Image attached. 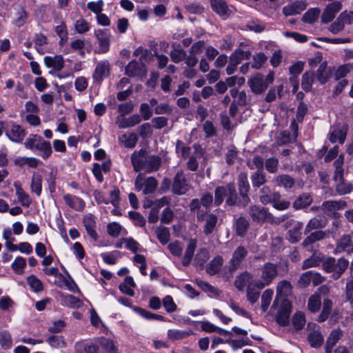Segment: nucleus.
Instances as JSON below:
<instances>
[{
  "label": "nucleus",
  "instance_id": "nucleus-1",
  "mask_svg": "<svg viewBox=\"0 0 353 353\" xmlns=\"http://www.w3.org/2000/svg\"><path fill=\"white\" fill-rule=\"evenodd\" d=\"M131 161L136 172L144 170L147 173L158 170L161 164V160L159 157L147 155L143 150L134 152L131 156Z\"/></svg>",
  "mask_w": 353,
  "mask_h": 353
},
{
  "label": "nucleus",
  "instance_id": "nucleus-2",
  "mask_svg": "<svg viewBox=\"0 0 353 353\" xmlns=\"http://www.w3.org/2000/svg\"><path fill=\"white\" fill-rule=\"evenodd\" d=\"M248 214L252 221L258 223L268 222L271 224H279L286 219L285 216L275 217L269 212L268 209L256 205L250 206Z\"/></svg>",
  "mask_w": 353,
  "mask_h": 353
},
{
  "label": "nucleus",
  "instance_id": "nucleus-3",
  "mask_svg": "<svg viewBox=\"0 0 353 353\" xmlns=\"http://www.w3.org/2000/svg\"><path fill=\"white\" fill-rule=\"evenodd\" d=\"M248 254V250L243 245H239L233 252L232 257L228 262L225 271L223 272V276L229 281L245 259Z\"/></svg>",
  "mask_w": 353,
  "mask_h": 353
},
{
  "label": "nucleus",
  "instance_id": "nucleus-4",
  "mask_svg": "<svg viewBox=\"0 0 353 353\" xmlns=\"http://www.w3.org/2000/svg\"><path fill=\"white\" fill-rule=\"evenodd\" d=\"M279 275V265L272 262L265 263L260 270V278L255 283V286L263 289L270 285Z\"/></svg>",
  "mask_w": 353,
  "mask_h": 353
},
{
  "label": "nucleus",
  "instance_id": "nucleus-5",
  "mask_svg": "<svg viewBox=\"0 0 353 353\" xmlns=\"http://www.w3.org/2000/svg\"><path fill=\"white\" fill-rule=\"evenodd\" d=\"M24 145L27 149L37 150L41 152V156L45 159H48L52 152L50 143L37 134H30L26 139Z\"/></svg>",
  "mask_w": 353,
  "mask_h": 353
},
{
  "label": "nucleus",
  "instance_id": "nucleus-6",
  "mask_svg": "<svg viewBox=\"0 0 353 353\" xmlns=\"http://www.w3.org/2000/svg\"><path fill=\"white\" fill-rule=\"evenodd\" d=\"M274 79V73L272 71L270 72L266 77L261 73H256L248 79V84L254 94H260L273 83Z\"/></svg>",
  "mask_w": 353,
  "mask_h": 353
},
{
  "label": "nucleus",
  "instance_id": "nucleus-7",
  "mask_svg": "<svg viewBox=\"0 0 353 353\" xmlns=\"http://www.w3.org/2000/svg\"><path fill=\"white\" fill-rule=\"evenodd\" d=\"M323 268L329 273H332L334 279H338L346 270L349 261L345 258L336 260L333 257H328L323 262Z\"/></svg>",
  "mask_w": 353,
  "mask_h": 353
},
{
  "label": "nucleus",
  "instance_id": "nucleus-8",
  "mask_svg": "<svg viewBox=\"0 0 353 353\" xmlns=\"http://www.w3.org/2000/svg\"><path fill=\"white\" fill-rule=\"evenodd\" d=\"M158 181L154 176H145L144 174L139 173L134 181L137 191H142L143 194H153L158 186Z\"/></svg>",
  "mask_w": 353,
  "mask_h": 353
},
{
  "label": "nucleus",
  "instance_id": "nucleus-9",
  "mask_svg": "<svg viewBox=\"0 0 353 353\" xmlns=\"http://www.w3.org/2000/svg\"><path fill=\"white\" fill-rule=\"evenodd\" d=\"M196 219L199 222H204L203 232L205 235L214 232L218 222V216L216 214L199 211L196 212Z\"/></svg>",
  "mask_w": 353,
  "mask_h": 353
},
{
  "label": "nucleus",
  "instance_id": "nucleus-10",
  "mask_svg": "<svg viewBox=\"0 0 353 353\" xmlns=\"http://www.w3.org/2000/svg\"><path fill=\"white\" fill-rule=\"evenodd\" d=\"M274 308L278 310L276 316V322L282 325H286L289 322V318L292 312V304L289 300H283Z\"/></svg>",
  "mask_w": 353,
  "mask_h": 353
},
{
  "label": "nucleus",
  "instance_id": "nucleus-11",
  "mask_svg": "<svg viewBox=\"0 0 353 353\" xmlns=\"http://www.w3.org/2000/svg\"><path fill=\"white\" fill-rule=\"evenodd\" d=\"M189 189L190 185L186 180L183 171L178 170L174 177L172 184L173 193L178 195L184 194Z\"/></svg>",
  "mask_w": 353,
  "mask_h": 353
},
{
  "label": "nucleus",
  "instance_id": "nucleus-12",
  "mask_svg": "<svg viewBox=\"0 0 353 353\" xmlns=\"http://www.w3.org/2000/svg\"><path fill=\"white\" fill-rule=\"evenodd\" d=\"M292 292V285L290 281L283 280L279 281L276 286V294L272 307H276L283 300H288L287 296Z\"/></svg>",
  "mask_w": 353,
  "mask_h": 353
},
{
  "label": "nucleus",
  "instance_id": "nucleus-13",
  "mask_svg": "<svg viewBox=\"0 0 353 353\" xmlns=\"http://www.w3.org/2000/svg\"><path fill=\"white\" fill-rule=\"evenodd\" d=\"M238 188L239 196L242 197V203L248 204L250 199L248 193L250 187L248 180V174L245 172H241L238 175Z\"/></svg>",
  "mask_w": 353,
  "mask_h": 353
},
{
  "label": "nucleus",
  "instance_id": "nucleus-14",
  "mask_svg": "<svg viewBox=\"0 0 353 353\" xmlns=\"http://www.w3.org/2000/svg\"><path fill=\"white\" fill-rule=\"evenodd\" d=\"M7 137L12 142L21 143L26 135L25 130L16 123H12L9 130L6 132Z\"/></svg>",
  "mask_w": 353,
  "mask_h": 353
},
{
  "label": "nucleus",
  "instance_id": "nucleus-15",
  "mask_svg": "<svg viewBox=\"0 0 353 353\" xmlns=\"http://www.w3.org/2000/svg\"><path fill=\"white\" fill-rule=\"evenodd\" d=\"M125 74L130 77H143L146 74L145 65L133 60L125 66Z\"/></svg>",
  "mask_w": 353,
  "mask_h": 353
},
{
  "label": "nucleus",
  "instance_id": "nucleus-16",
  "mask_svg": "<svg viewBox=\"0 0 353 353\" xmlns=\"http://www.w3.org/2000/svg\"><path fill=\"white\" fill-rule=\"evenodd\" d=\"M226 201L225 203L227 205L232 206V205H239L245 207L248 204H243L242 203V197H238L236 192V188L233 183H230L227 184V192H226Z\"/></svg>",
  "mask_w": 353,
  "mask_h": 353
},
{
  "label": "nucleus",
  "instance_id": "nucleus-17",
  "mask_svg": "<svg viewBox=\"0 0 353 353\" xmlns=\"http://www.w3.org/2000/svg\"><path fill=\"white\" fill-rule=\"evenodd\" d=\"M210 6L213 11L223 19L228 18L232 13L225 0H210Z\"/></svg>",
  "mask_w": 353,
  "mask_h": 353
},
{
  "label": "nucleus",
  "instance_id": "nucleus-18",
  "mask_svg": "<svg viewBox=\"0 0 353 353\" xmlns=\"http://www.w3.org/2000/svg\"><path fill=\"white\" fill-rule=\"evenodd\" d=\"M99 44V53H105L109 50L110 33L107 30H98L94 32Z\"/></svg>",
  "mask_w": 353,
  "mask_h": 353
},
{
  "label": "nucleus",
  "instance_id": "nucleus-19",
  "mask_svg": "<svg viewBox=\"0 0 353 353\" xmlns=\"http://www.w3.org/2000/svg\"><path fill=\"white\" fill-rule=\"evenodd\" d=\"M347 207V203L345 201H327L323 203L321 209L327 216L335 214V212L344 209Z\"/></svg>",
  "mask_w": 353,
  "mask_h": 353
},
{
  "label": "nucleus",
  "instance_id": "nucleus-20",
  "mask_svg": "<svg viewBox=\"0 0 353 353\" xmlns=\"http://www.w3.org/2000/svg\"><path fill=\"white\" fill-rule=\"evenodd\" d=\"M342 5L339 1H334L330 3L324 10L321 21L324 23H327L333 20L336 14L341 9Z\"/></svg>",
  "mask_w": 353,
  "mask_h": 353
},
{
  "label": "nucleus",
  "instance_id": "nucleus-21",
  "mask_svg": "<svg viewBox=\"0 0 353 353\" xmlns=\"http://www.w3.org/2000/svg\"><path fill=\"white\" fill-rule=\"evenodd\" d=\"M347 252H353V243L351 236L349 234L343 235L336 242V246L334 250L335 254Z\"/></svg>",
  "mask_w": 353,
  "mask_h": 353
},
{
  "label": "nucleus",
  "instance_id": "nucleus-22",
  "mask_svg": "<svg viewBox=\"0 0 353 353\" xmlns=\"http://www.w3.org/2000/svg\"><path fill=\"white\" fill-rule=\"evenodd\" d=\"M63 199L65 203L72 210L81 212L85 208V203L84 201L77 196L65 194L63 195Z\"/></svg>",
  "mask_w": 353,
  "mask_h": 353
},
{
  "label": "nucleus",
  "instance_id": "nucleus-23",
  "mask_svg": "<svg viewBox=\"0 0 353 353\" xmlns=\"http://www.w3.org/2000/svg\"><path fill=\"white\" fill-rule=\"evenodd\" d=\"M110 71V65L108 61H101L97 63L93 73V79L97 81H101L108 77Z\"/></svg>",
  "mask_w": 353,
  "mask_h": 353
},
{
  "label": "nucleus",
  "instance_id": "nucleus-24",
  "mask_svg": "<svg viewBox=\"0 0 353 353\" xmlns=\"http://www.w3.org/2000/svg\"><path fill=\"white\" fill-rule=\"evenodd\" d=\"M306 8V4L303 1H296L283 8V13L285 16L295 15L301 13Z\"/></svg>",
  "mask_w": 353,
  "mask_h": 353
},
{
  "label": "nucleus",
  "instance_id": "nucleus-25",
  "mask_svg": "<svg viewBox=\"0 0 353 353\" xmlns=\"http://www.w3.org/2000/svg\"><path fill=\"white\" fill-rule=\"evenodd\" d=\"M274 182L279 187H283L285 189H291L295 185L294 179L288 174H279L274 178Z\"/></svg>",
  "mask_w": 353,
  "mask_h": 353
},
{
  "label": "nucleus",
  "instance_id": "nucleus-26",
  "mask_svg": "<svg viewBox=\"0 0 353 353\" xmlns=\"http://www.w3.org/2000/svg\"><path fill=\"white\" fill-rule=\"evenodd\" d=\"M83 222L88 234L93 239L96 240L98 237L97 233L95 230L96 222L94 216L91 214H86L84 216Z\"/></svg>",
  "mask_w": 353,
  "mask_h": 353
},
{
  "label": "nucleus",
  "instance_id": "nucleus-27",
  "mask_svg": "<svg viewBox=\"0 0 353 353\" xmlns=\"http://www.w3.org/2000/svg\"><path fill=\"white\" fill-rule=\"evenodd\" d=\"M252 279V274L248 271H244L236 276L234 285L239 291H243L245 286Z\"/></svg>",
  "mask_w": 353,
  "mask_h": 353
},
{
  "label": "nucleus",
  "instance_id": "nucleus-28",
  "mask_svg": "<svg viewBox=\"0 0 353 353\" xmlns=\"http://www.w3.org/2000/svg\"><path fill=\"white\" fill-rule=\"evenodd\" d=\"M14 186L15 188L18 201L22 206L28 208L32 203L30 196L23 190L21 185L18 182H14Z\"/></svg>",
  "mask_w": 353,
  "mask_h": 353
},
{
  "label": "nucleus",
  "instance_id": "nucleus-29",
  "mask_svg": "<svg viewBox=\"0 0 353 353\" xmlns=\"http://www.w3.org/2000/svg\"><path fill=\"white\" fill-rule=\"evenodd\" d=\"M347 131V128L345 125L336 128L330 133V141L332 143H336L339 141L341 144H343L346 138Z\"/></svg>",
  "mask_w": 353,
  "mask_h": 353
},
{
  "label": "nucleus",
  "instance_id": "nucleus-30",
  "mask_svg": "<svg viewBox=\"0 0 353 353\" xmlns=\"http://www.w3.org/2000/svg\"><path fill=\"white\" fill-rule=\"evenodd\" d=\"M196 248V241L195 239H190L188 242L187 248L182 259V264L184 266L187 267L190 264L194 254Z\"/></svg>",
  "mask_w": 353,
  "mask_h": 353
},
{
  "label": "nucleus",
  "instance_id": "nucleus-31",
  "mask_svg": "<svg viewBox=\"0 0 353 353\" xmlns=\"http://www.w3.org/2000/svg\"><path fill=\"white\" fill-rule=\"evenodd\" d=\"M252 187L255 189L265 185L267 182L266 174L263 170L254 172L250 176Z\"/></svg>",
  "mask_w": 353,
  "mask_h": 353
},
{
  "label": "nucleus",
  "instance_id": "nucleus-32",
  "mask_svg": "<svg viewBox=\"0 0 353 353\" xmlns=\"http://www.w3.org/2000/svg\"><path fill=\"white\" fill-rule=\"evenodd\" d=\"M44 62L48 68H52L57 71H60L63 68L64 65L63 59L60 55L46 57L44 58Z\"/></svg>",
  "mask_w": 353,
  "mask_h": 353
},
{
  "label": "nucleus",
  "instance_id": "nucleus-33",
  "mask_svg": "<svg viewBox=\"0 0 353 353\" xmlns=\"http://www.w3.org/2000/svg\"><path fill=\"white\" fill-rule=\"evenodd\" d=\"M223 259L221 256H215L207 265L206 272L210 275H214L221 271L223 264Z\"/></svg>",
  "mask_w": 353,
  "mask_h": 353
},
{
  "label": "nucleus",
  "instance_id": "nucleus-34",
  "mask_svg": "<svg viewBox=\"0 0 353 353\" xmlns=\"http://www.w3.org/2000/svg\"><path fill=\"white\" fill-rule=\"evenodd\" d=\"M303 223L294 222L293 227L288 232V239L292 243L298 242L301 237Z\"/></svg>",
  "mask_w": 353,
  "mask_h": 353
},
{
  "label": "nucleus",
  "instance_id": "nucleus-35",
  "mask_svg": "<svg viewBox=\"0 0 353 353\" xmlns=\"http://www.w3.org/2000/svg\"><path fill=\"white\" fill-rule=\"evenodd\" d=\"M332 73V70L327 68V63L323 62L317 70L316 78L321 84H324L329 80Z\"/></svg>",
  "mask_w": 353,
  "mask_h": 353
},
{
  "label": "nucleus",
  "instance_id": "nucleus-36",
  "mask_svg": "<svg viewBox=\"0 0 353 353\" xmlns=\"http://www.w3.org/2000/svg\"><path fill=\"white\" fill-rule=\"evenodd\" d=\"M278 192H272L269 186L263 185L260 190L259 200L261 203L267 205L271 203V200L277 196Z\"/></svg>",
  "mask_w": 353,
  "mask_h": 353
},
{
  "label": "nucleus",
  "instance_id": "nucleus-37",
  "mask_svg": "<svg viewBox=\"0 0 353 353\" xmlns=\"http://www.w3.org/2000/svg\"><path fill=\"white\" fill-rule=\"evenodd\" d=\"M312 202V198L309 193H303L299 195L293 203V208L296 210L305 208Z\"/></svg>",
  "mask_w": 353,
  "mask_h": 353
},
{
  "label": "nucleus",
  "instance_id": "nucleus-38",
  "mask_svg": "<svg viewBox=\"0 0 353 353\" xmlns=\"http://www.w3.org/2000/svg\"><path fill=\"white\" fill-rule=\"evenodd\" d=\"M342 335V332L341 330H334L330 333L325 345V352L326 353H332V349L337 343V341L340 339Z\"/></svg>",
  "mask_w": 353,
  "mask_h": 353
},
{
  "label": "nucleus",
  "instance_id": "nucleus-39",
  "mask_svg": "<svg viewBox=\"0 0 353 353\" xmlns=\"http://www.w3.org/2000/svg\"><path fill=\"white\" fill-rule=\"evenodd\" d=\"M307 340L311 347L317 348L322 345L323 343V336L318 330H314L309 332Z\"/></svg>",
  "mask_w": 353,
  "mask_h": 353
},
{
  "label": "nucleus",
  "instance_id": "nucleus-40",
  "mask_svg": "<svg viewBox=\"0 0 353 353\" xmlns=\"http://www.w3.org/2000/svg\"><path fill=\"white\" fill-rule=\"evenodd\" d=\"M333 306L332 301L329 299H325L323 302V309L321 314L319 315L317 321L319 322H323L328 319L330 315Z\"/></svg>",
  "mask_w": 353,
  "mask_h": 353
},
{
  "label": "nucleus",
  "instance_id": "nucleus-41",
  "mask_svg": "<svg viewBox=\"0 0 353 353\" xmlns=\"http://www.w3.org/2000/svg\"><path fill=\"white\" fill-rule=\"evenodd\" d=\"M97 343L107 353H118V350L112 340L101 337L97 339Z\"/></svg>",
  "mask_w": 353,
  "mask_h": 353
},
{
  "label": "nucleus",
  "instance_id": "nucleus-42",
  "mask_svg": "<svg viewBox=\"0 0 353 353\" xmlns=\"http://www.w3.org/2000/svg\"><path fill=\"white\" fill-rule=\"evenodd\" d=\"M314 81V72L313 71L305 72L302 76L301 88L305 92L311 90Z\"/></svg>",
  "mask_w": 353,
  "mask_h": 353
},
{
  "label": "nucleus",
  "instance_id": "nucleus-43",
  "mask_svg": "<svg viewBox=\"0 0 353 353\" xmlns=\"http://www.w3.org/2000/svg\"><path fill=\"white\" fill-rule=\"evenodd\" d=\"M251 56V52L250 51H243V50L238 48L234 50V52L230 56V59L234 62L236 64L239 65L242 60L243 59H249Z\"/></svg>",
  "mask_w": 353,
  "mask_h": 353
},
{
  "label": "nucleus",
  "instance_id": "nucleus-44",
  "mask_svg": "<svg viewBox=\"0 0 353 353\" xmlns=\"http://www.w3.org/2000/svg\"><path fill=\"white\" fill-rule=\"evenodd\" d=\"M0 345L3 350H8L12 347V339L8 330H0Z\"/></svg>",
  "mask_w": 353,
  "mask_h": 353
},
{
  "label": "nucleus",
  "instance_id": "nucleus-45",
  "mask_svg": "<svg viewBox=\"0 0 353 353\" xmlns=\"http://www.w3.org/2000/svg\"><path fill=\"white\" fill-rule=\"evenodd\" d=\"M325 236V233L323 231L318 230L311 233L307 236L302 242L303 247H307L308 245L315 243L316 241L323 239Z\"/></svg>",
  "mask_w": 353,
  "mask_h": 353
},
{
  "label": "nucleus",
  "instance_id": "nucleus-46",
  "mask_svg": "<svg viewBox=\"0 0 353 353\" xmlns=\"http://www.w3.org/2000/svg\"><path fill=\"white\" fill-rule=\"evenodd\" d=\"M249 222L248 221L241 216L236 221V233L238 236H243L248 229Z\"/></svg>",
  "mask_w": 353,
  "mask_h": 353
},
{
  "label": "nucleus",
  "instance_id": "nucleus-47",
  "mask_svg": "<svg viewBox=\"0 0 353 353\" xmlns=\"http://www.w3.org/2000/svg\"><path fill=\"white\" fill-rule=\"evenodd\" d=\"M253 62L251 65L252 68L255 70H260L266 63L268 57L263 52H259L252 57Z\"/></svg>",
  "mask_w": 353,
  "mask_h": 353
},
{
  "label": "nucleus",
  "instance_id": "nucleus-48",
  "mask_svg": "<svg viewBox=\"0 0 353 353\" xmlns=\"http://www.w3.org/2000/svg\"><path fill=\"white\" fill-rule=\"evenodd\" d=\"M138 141L137 135L134 133H131L128 136L123 134L119 137V141L123 143L125 147L128 148H134Z\"/></svg>",
  "mask_w": 353,
  "mask_h": 353
},
{
  "label": "nucleus",
  "instance_id": "nucleus-49",
  "mask_svg": "<svg viewBox=\"0 0 353 353\" xmlns=\"http://www.w3.org/2000/svg\"><path fill=\"white\" fill-rule=\"evenodd\" d=\"M176 43L172 44L174 49L170 52L171 60L178 63L185 59L186 57V52L184 50L181 48H175Z\"/></svg>",
  "mask_w": 353,
  "mask_h": 353
},
{
  "label": "nucleus",
  "instance_id": "nucleus-50",
  "mask_svg": "<svg viewBox=\"0 0 353 353\" xmlns=\"http://www.w3.org/2000/svg\"><path fill=\"white\" fill-rule=\"evenodd\" d=\"M31 191L39 196L41 193L42 177L40 174H33L30 185Z\"/></svg>",
  "mask_w": 353,
  "mask_h": 353
},
{
  "label": "nucleus",
  "instance_id": "nucleus-51",
  "mask_svg": "<svg viewBox=\"0 0 353 353\" xmlns=\"http://www.w3.org/2000/svg\"><path fill=\"white\" fill-rule=\"evenodd\" d=\"M202 156V153L201 152H194V154L190 156L186 163L187 168L192 172H196L199 169V159Z\"/></svg>",
  "mask_w": 353,
  "mask_h": 353
},
{
  "label": "nucleus",
  "instance_id": "nucleus-52",
  "mask_svg": "<svg viewBox=\"0 0 353 353\" xmlns=\"http://www.w3.org/2000/svg\"><path fill=\"white\" fill-rule=\"evenodd\" d=\"M281 195L279 192L277 193V196L275 195L274 200H271V203H272L273 207L278 210H285L288 209L290 203L288 201L281 200Z\"/></svg>",
  "mask_w": 353,
  "mask_h": 353
},
{
  "label": "nucleus",
  "instance_id": "nucleus-53",
  "mask_svg": "<svg viewBox=\"0 0 353 353\" xmlns=\"http://www.w3.org/2000/svg\"><path fill=\"white\" fill-rule=\"evenodd\" d=\"M27 283L31 289L35 292H39L43 290V283L34 275L28 276L27 279Z\"/></svg>",
  "mask_w": 353,
  "mask_h": 353
},
{
  "label": "nucleus",
  "instance_id": "nucleus-54",
  "mask_svg": "<svg viewBox=\"0 0 353 353\" xmlns=\"http://www.w3.org/2000/svg\"><path fill=\"white\" fill-rule=\"evenodd\" d=\"M74 30L78 34H84L90 30V23L84 19H77L74 24Z\"/></svg>",
  "mask_w": 353,
  "mask_h": 353
},
{
  "label": "nucleus",
  "instance_id": "nucleus-55",
  "mask_svg": "<svg viewBox=\"0 0 353 353\" xmlns=\"http://www.w3.org/2000/svg\"><path fill=\"white\" fill-rule=\"evenodd\" d=\"M321 303V301L320 296L319 294H313L308 299V310L312 312H316L320 308Z\"/></svg>",
  "mask_w": 353,
  "mask_h": 353
},
{
  "label": "nucleus",
  "instance_id": "nucleus-56",
  "mask_svg": "<svg viewBox=\"0 0 353 353\" xmlns=\"http://www.w3.org/2000/svg\"><path fill=\"white\" fill-rule=\"evenodd\" d=\"M325 226V222L323 219L319 218H313L310 219L307 224L305 229V233H308L312 230L322 228Z\"/></svg>",
  "mask_w": 353,
  "mask_h": 353
},
{
  "label": "nucleus",
  "instance_id": "nucleus-57",
  "mask_svg": "<svg viewBox=\"0 0 353 353\" xmlns=\"http://www.w3.org/2000/svg\"><path fill=\"white\" fill-rule=\"evenodd\" d=\"M283 90V85H276L275 87L272 88L268 92L265 96V101L266 102H272L276 100V94L279 97H281V92Z\"/></svg>",
  "mask_w": 353,
  "mask_h": 353
},
{
  "label": "nucleus",
  "instance_id": "nucleus-58",
  "mask_svg": "<svg viewBox=\"0 0 353 353\" xmlns=\"http://www.w3.org/2000/svg\"><path fill=\"white\" fill-rule=\"evenodd\" d=\"M246 164L251 170H263L265 161L259 155H255L252 160L248 161Z\"/></svg>",
  "mask_w": 353,
  "mask_h": 353
},
{
  "label": "nucleus",
  "instance_id": "nucleus-59",
  "mask_svg": "<svg viewBox=\"0 0 353 353\" xmlns=\"http://www.w3.org/2000/svg\"><path fill=\"white\" fill-rule=\"evenodd\" d=\"M227 185L225 186H218L214 191V204L216 206L220 205L224 198L226 196Z\"/></svg>",
  "mask_w": 353,
  "mask_h": 353
},
{
  "label": "nucleus",
  "instance_id": "nucleus-60",
  "mask_svg": "<svg viewBox=\"0 0 353 353\" xmlns=\"http://www.w3.org/2000/svg\"><path fill=\"white\" fill-rule=\"evenodd\" d=\"M320 14L319 8H312L308 10L303 16V21L305 23H312L316 21Z\"/></svg>",
  "mask_w": 353,
  "mask_h": 353
},
{
  "label": "nucleus",
  "instance_id": "nucleus-61",
  "mask_svg": "<svg viewBox=\"0 0 353 353\" xmlns=\"http://www.w3.org/2000/svg\"><path fill=\"white\" fill-rule=\"evenodd\" d=\"M279 159L276 157H270L265 160V167L268 172L274 174L277 172L279 170Z\"/></svg>",
  "mask_w": 353,
  "mask_h": 353
},
{
  "label": "nucleus",
  "instance_id": "nucleus-62",
  "mask_svg": "<svg viewBox=\"0 0 353 353\" xmlns=\"http://www.w3.org/2000/svg\"><path fill=\"white\" fill-rule=\"evenodd\" d=\"M273 293V290L271 289H267L263 292L261 296V309L263 312L267 311L272 301Z\"/></svg>",
  "mask_w": 353,
  "mask_h": 353
},
{
  "label": "nucleus",
  "instance_id": "nucleus-63",
  "mask_svg": "<svg viewBox=\"0 0 353 353\" xmlns=\"http://www.w3.org/2000/svg\"><path fill=\"white\" fill-rule=\"evenodd\" d=\"M156 234L160 243L165 245L170 240V232L165 227H159L156 230Z\"/></svg>",
  "mask_w": 353,
  "mask_h": 353
},
{
  "label": "nucleus",
  "instance_id": "nucleus-64",
  "mask_svg": "<svg viewBox=\"0 0 353 353\" xmlns=\"http://www.w3.org/2000/svg\"><path fill=\"white\" fill-rule=\"evenodd\" d=\"M292 141L290 132L284 130L281 132L276 138V144L279 146L285 145Z\"/></svg>",
  "mask_w": 353,
  "mask_h": 353
}]
</instances>
